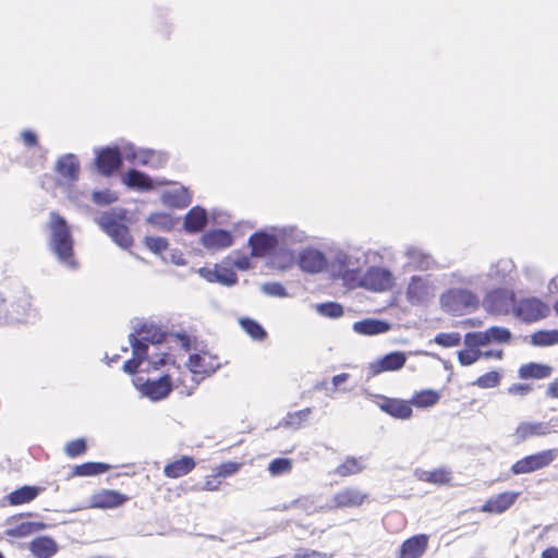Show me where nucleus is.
<instances>
[{
    "label": "nucleus",
    "mask_w": 558,
    "mask_h": 558,
    "mask_svg": "<svg viewBox=\"0 0 558 558\" xmlns=\"http://www.w3.org/2000/svg\"><path fill=\"white\" fill-rule=\"evenodd\" d=\"M41 490L40 487L25 485L11 492L7 499L11 506H19L34 500Z\"/></svg>",
    "instance_id": "2f4dec72"
},
{
    "label": "nucleus",
    "mask_w": 558,
    "mask_h": 558,
    "mask_svg": "<svg viewBox=\"0 0 558 558\" xmlns=\"http://www.w3.org/2000/svg\"><path fill=\"white\" fill-rule=\"evenodd\" d=\"M453 281L456 283H461L464 286L475 287V288H485L484 276L478 275H464L462 272L452 274Z\"/></svg>",
    "instance_id": "3c124183"
},
{
    "label": "nucleus",
    "mask_w": 558,
    "mask_h": 558,
    "mask_svg": "<svg viewBox=\"0 0 558 558\" xmlns=\"http://www.w3.org/2000/svg\"><path fill=\"white\" fill-rule=\"evenodd\" d=\"M365 263L366 257L363 255L339 251L331 262V274L335 278L342 279L345 286L353 288L361 278L360 271Z\"/></svg>",
    "instance_id": "7ed1b4c3"
},
{
    "label": "nucleus",
    "mask_w": 558,
    "mask_h": 558,
    "mask_svg": "<svg viewBox=\"0 0 558 558\" xmlns=\"http://www.w3.org/2000/svg\"><path fill=\"white\" fill-rule=\"evenodd\" d=\"M247 244L253 257H265L279 246L280 240L278 235L257 231L248 238Z\"/></svg>",
    "instance_id": "9b49d317"
},
{
    "label": "nucleus",
    "mask_w": 558,
    "mask_h": 558,
    "mask_svg": "<svg viewBox=\"0 0 558 558\" xmlns=\"http://www.w3.org/2000/svg\"><path fill=\"white\" fill-rule=\"evenodd\" d=\"M407 362V353L393 351L385 354L377 361L369 363L368 377L377 376L384 372H396L401 369Z\"/></svg>",
    "instance_id": "f8f14e48"
},
{
    "label": "nucleus",
    "mask_w": 558,
    "mask_h": 558,
    "mask_svg": "<svg viewBox=\"0 0 558 558\" xmlns=\"http://www.w3.org/2000/svg\"><path fill=\"white\" fill-rule=\"evenodd\" d=\"M201 243L209 251H218L231 246L233 236L228 230L213 229L202 235Z\"/></svg>",
    "instance_id": "f3484780"
},
{
    "label": "nucleus",
    "mask_w": 558,
    "mask_h": 558,
    "mask_svg": "<svg viewBox=\"0 0 558 558\" xmlns=\"http://www.w3.org/2000/svg\"><path fill=\"white\" fill-rule=\"evenodd\" d=\"M128 499V496L117 490H102L93 495L92 506L99 509L117 508L122 506Z\"/></svg>",
    "instance_id": "b1692460"
},
{
    "label": "nucleus",
    "mask_w": 558,
    "mask_h": 558,
    "mask_svg": "<svg viewBox=\"0 0 558 558\" xmlns=\"http://www.w3.org/2000/svg\"><path fill=\"white\" fill-rule=\"evenodd\" d=\"M405 256L407 266L412 270H428L435 266L433 256L418 247L409 246Z\"/></svg>",
    "instance_id": "4be33fe9"
},
{
    "label": "nucleus",
    "mask_w": 558,
    "mask_h": 558,
    "mask_svg": "<svg viewBox=\"0 0 558 558\" xmlns=\"http://www.w3.org/2000/svg\"><path fill=\"white\" fill-rule=\"evenodd\" d=\"M29 550L36 558H51L58 551V545L49 536H38L29 543Z\"/></svg>",
    "instance_id": "c85d7f7f"
},
{
    "label": "nucleus",
    "mask_w": 558,
    "mask_h": 558,
    "mask_svg": "<svg viewBox=\"0 0 558 558\" xmlns=\"http://www.w3.org/2000/svg\"><path fill=\"white\" fill-rule=\"evenodd\" d=\"M126 215L125 208L113 207L101 211L94 219L99 228L122 248H129L133 244L130 229L125 223Z\"/></svg>",
    "instance_id": "f03ea898"
},
{
    "label": "nucleus",
    "mask_w": 558,
    "mask_h": 558,
    "mask_svg": "<svg viewBox=\"0 0 558 558\" xmlns=\"http://www.w3.org/2000/svg\"><path fill=\"white\" fill-rule=\"evenodd\" d=\"M354 332L364 336L381 335L391 329V324L385 319L365 318L353 324Z\"/></svg>",
    "instance_id": "5701e85b"
},
{
    "label": "nucleus",
    "mask_w": 558,
    "mask_h": 558,
    "mask_svg": "<svg viewBox=\"0 0 558 558\" xmlns=\"http://www.w3.org/2000/svg\"><path fill=\"white\" fill-rule=\"evenodd\" d=\"M553 368L545 364L530 362L520 366L518 375L521 379H543L551 375Z\"/></svg>",
    "instance_id": "7c9ffc66"
},
{
    "label": "nucleus",
    "mask_w": 558,
    "mask_h": 558,
    "mask_svg": "<svg viewBox=\"0 0 558 558\" xmlns=\"http://www.w3.org/2000/svg\"><path fill=\"white\" fill-rule=\"evenodd\" d=\"M278 236L283 245H291L295 242H302L305 238L304 232L295 227H286L281 229Z\"/></svg>",
    "instance_id": "8fccbe9b"
},
{
    "label": "nucleus",
    "mask_w": 558,
    "mask_h": 558,
    "mask_svg": "<svg viewBox=\"0 0 558 558\" xmlns=\"http://www.w3.org/2000/svg\"><path fill=\"white\" fill-rule=\"evenodd\" d=\"M110 465L104 462H85L80 465H75L73 474L76 476H93L102 474L110 470Z\"/></svg>",
    "instance_id": "c9c22d12"
},
{
    "label": "nucleus",
    "mask_w": 558,
    "mask_h": 558,
    "mask_svg": "<svg viewBox=\"0 0 558 558\" xmlns=\"http://www.w3.org/2000/svg\"><path fill=\"white\" fill-rule=\"evenodd\" d=\"M512 269V263L507 259H500L494 264L490 265L488 271L483 275L484 276V282L486 283L485 279H489L496 283H501L506 280L508 274Z\"/></svg>",
    "instance_id": "f704fd0d"
},
{
    "label": "nucleus",
    "mask_w": 558,
    "mask_h": 558,
    "mask_svg": "<svg viewBox=\"0 0 558 558\" xmlns=\"http://www.w3.org/2000/svg\"><path fill=\"white\" fill-rule=\"evenodd\" d=\"M151 149L137 150L132 144H126L124 146V158L129 161H137L140 165L146 166L149 163Z\"/></svg>",
    "instance_id": "37998d69"
},
{
    "label": "nucleus",
    "mask_w": 558,
    "mask_h": 558,
    "mask_svg": "<svg viewBox=\"0 0 558 558\" xmlns=\"http://www.w3.org/2000/svg\"><path fill=\"white\" fill-rule=\"evenodd\" d=\"M240 468H241V463L228 461V462L221 463L217 468L216 475L221 476V477H228V476L235 474L240 470Z\"/></svg>",
    "instance_id": "0e129e2a"
},
{
    "label": "nucleus",
    "mask_w": 558,
    "mask_h": 558,
    "mask_svg": "<svg viewBox=\"0 0 558 558\" xmlns=\"http://www.w3.org/2000/svg\"><path fill=\"white\" fill-rule=\"evenodd\" d=\"M439 303L445 312L452 315H461L478 308L480 299L471 290L453 288L440 295Z\"/></svg>",
    "instance_id": "20e7f679"
},
{
    "label": "nucleus",
    "mask_w": 558,
    "mask_h": 558,
    "mask_svg": "<svg viewBox=\"0 0 558 558\" xmlns=\"http://www.w3.org/2000/svg\"><path fill=\"white\" fill-rule=\"evenodd\" d=\"M167 154L151 149V156L149 157V163L147 166L153 168H160L167 162Z\"/></svg>",
    "instance_id": "338daca9"
},
{
    "label": "nucleus",
    "mask_w": 558,
    "mask_h": 558,
    "mask_svg": "<svg viewBox=\"0 0 558 558\" xmlns=\"http://www.w3.org/2000/svg\"><path fill=\"white\" fill-rule=\"evenodd\" d=\"M423 482L433 483V484H447L450 481V473L445 469H438L430 471V473L426 474V477H422Z\"/></svg>",
    "instance_id": "052dcab7"
},
{
    "label": "nucleus",
    "mask_w": 558,
    "mask_h": 558,
    "mask_svg": "<svg viewBox=\"0 0 558 558\" xmlns=\"http://www.w3.org/2000/svg\"><path fill=\"white\" fill-rule=\"evenodd\" d=\"M319 315L329 318H338L343 315V306L337 302H325L316 305Z\"/></svg>",
    "instance_id": "09e8293b"
},
{
    "label": "nucleus",
    "mask_w": 558,
    "mask_h": 558,
    "mask_svg": "<svg viewBox=\"0 0 558 558\" xmlns=\"http://www.w3.org/2000/svg\"><path fill=\"white\" fill-rule=\"evenodd\" d=\"M196 463L194 458L182 456L180 459L165 465L163 474L169 478H179L192 472Z\"/></svg>",
    "instance_id": "a878e982"
},
{
    "label": "nucleus",
    "mask_w": 558,
    "mask_h": 558,
    "mask_svg": "<svg viewBox=\"0 0 558 558\" xmlns=\"http://www.w3.org/2000/svg\"><path fill=\"white\" fill-rule=\"evenodd\" d=\"M363 469L364 466L361 464L360 460L349 457L342 464L337 466L335 473L339 476H349L360 473Z\"/></svg>",
    "instance_id": "49530a36"
},
{
    "label": "nucleus",
    "mask_w": 558,
    "mask_h": 558,
    "mask_svg": "<svg viewBox=\"0 0 558 558\" xmlns=\"http://www.w3.org/2000/svg\"><path fill=\"white\" fill-rule=\"evenodd\" d=\"M380 402H378L379 409L389 414L390 416L398 420H408L412 416L413 410L410 401L389 398L385 396L379 397Z\"/></svg>",
    "instance_id": "dca6fc26"
},
{
    "label": "nucleus",
    "mask_w": 558,
    "mask_h": 558,
    "mask_svg": "<svg viewBox=\"0 0 558 558\" xmlns=\"http://www.w3.org/2000/svg\"><path fill=\"white\" fill-rule=\"evenodd\" d=\"M47 527V524L44 522H32L26 521L22 522L15 526L9 527L4 531V534L10 537L21 538L26 537L35 532L43 531Z\"/></svg>",
    "instance_id": "72a5a7b5"
},
{
    "label": "nucleus",
    "mask_w": 558,
    "mask_h": 558,
    "mask_svg": "<svg viewBox=\"0 0 558 558\" xmlns=\"http://www.w3.org/2000/svg\"><path fill=\"white\" fill-rule=\"evenodd\" d=\"M554 432L550 423L546 422H521L513 434L517 442H523L535 436H546Z\"/></svg>",
    "instance_id": "a211bd4d"
},
{
    "label": "nucleus",
    "mask_w": 558,
    "mask_h": 558,
    "mask_svg": "<svg viewBox=\"0 0 558 558\" xmlns=\"http://www.w3.org/2000/svg\"><path fill=\"white\" fill-rule=\"evenodd\" d=\"M530 342L534 347H549L558 343V330H538L530 336Z\"/></svg>",
    "instance_id": "e433bc0d"
},
{
    "label": "nucleus",
    "mask_w": 558,
    "mask_h": 558,
    "mask_svg": "<svg viewBox=\"0 0 558 558\" xmlns=\"http://www.w3.org/2000/svg\"><path fill=\"white\" fill-rule=\"evenodd\" d=\"M434 342L444 348L457 347L461 342L459 332H439L435 336Z\"/></svg>",
    "instance_id": "6e6d98bb"
},
{
    "label": "nucleus",
    "mask_w": 558,
    "mask_h": 558,
    "mask_svg": "<svg viewBox=\"0 0 558 558\" xmlns=\"http://www.w3.org/2000/svg\"><path fill=\"white\" fill-rule=\"evenodd\" d=\"M311 413V408H305L296 412H289L279 425L299 429L303 425V423L307 421Z\"/></svg>",
    "instance_id": "58836bf2"
},
{
    "label": "nucleus",
    "mask_w": 558,
    "mask_h": 558,
    "mask_svg": "<svg viewBox=\"0 0 558 558\" xmlns=\"http://www.w3.org/2000/svg\"><path fill=\"white\" fill-rule=\"evenodd\" d=\"M12 311L10 312L12 318L15 320H22L27 316L31 308L29 296L22 295L14 303L11 304Z\"/></svg>",
    "instance_id": "a18cd8bd"
},
{
    "label": "nucleus",
    "mask_w": 558,
    "mask_h": 558,
    "mask_svg": "<svg viewBox=\"0 0 558 558\" xmlns=\"http://www.w3.org/2000/svg\"><path fill=\"white\" fill-rule=\"evenodd\" d=\"M197 274L207 282H217L225 287H233L238 283V276L231 268L216 264L214 268L201 267Z\"/></svg>",
    "instance_id": "2eb2a0df"
},
{
    "label": "nucleus",
    "mask_w": 558,
    "mask_h": 558,
    "mask_svg": "<svg viewBox=\"0 0 558 558\" xmlns=\"http://www.w3.org/2000/svg\"><path fill=\"white\" fill-rule=\"evenodd\" d=\"M148 362L154 369H159L160 367L167 365L170 362H174L168 353H160L156 355H150L148 357Z\"/></svg>",
    "instance_id": "69168bd1"
},
{
    "label": "nucleus",
    "mask_w": 558,
    "mask_h": 558,
    "mask_svg": "<svg viewBox=\"0 0 558 558\" xmlns=\"http://www.w3.org/2000/svg\"><path fill=\"white\" fill-rule=\"evenodd\" d=\"M48 228L50 230V251L61 264L74 269L76 262L73 259V238L68 221L58 213L51 211Z\"/></svg>",
    "instance_id": "f257e3e1"
},
{
    "label": "nucleus",
    "mask_w": 558,
    "mask_h": 558,
    "mask_svg": "<svg viewBox=\"0 0 558 558\" xmlns=\"http://www.w3.org/2000/svg\"><path fill=\"white\" fill-rule=\"evenodd\" d=\"M519 495L520 493L517 492L500 493L487 499L481 510L488 513H504L517 501Z\"/></svg>",
    "instance_id": "6ab92c4d"
},
{
    "label": "nucleus",
    "mask_w": 558,
    "mask_h": 558,
    "mask_svg": "<svg viewBox=\"0 0 558 558\" xmlns=\"http://www.w3.org/2000/svg\"><path fill=\"white\" fill-rule=\"evenodd\" d=\"M557 457L555 449L543 450L525 456L511 465L513 475L529 474L548 466Z\"/></svg>",
    "instance_id": "423d86ee"
},
{
    "label": "nucleus",
    "mask_w": 558,
    "mask_h": 558,
    "mask_svg": "<svg viewBox=\"0 0 558 558\" xmlns=\"http://www.w3.org/2000/svg\"><path fill=\"white\" fill-rule=\"evenodd\" d=\"M435 296L430 281L421 276H413L407 288V299L412 305H421Z\"/></svg>",
    "instance_id": "9d476101"
},
{
    "label": "nucleus",
    "mask_w": 558,
    "mask_h": 558,
    "mask_svg": "<svg viewBox=\"0 0 558 558\" xmlns=\"http://www.w3.org/2000/svg\"><path fill=\"white\" fill-rule=\"evenodd\" d=\"M292 469V460L288 458H276L268 464V471L272 476L282 475Z\"/></svg>",
    "instance_id": "864d4df0"
},
{
    "label": "nucleus",
    "mask_w": 558,
    "mask_h": 558,
    "mask_svg": "<svg viewBox=\"0 0 558 558\" xmlns=\"http://www.w3.org/2000/svg\"><path fill=\"white\" fill-rule=\"evenodd\" d=\"M147 223L159 228L162 231H170L173 229L175 220L167 213H154L146 219Z\"/></svg>",
    "instance_id": "c03bdc74"
},
{
    "label": "nucleus",
    "mask_w": 558,
    "mask_h": 558,
    "mask_svg": "<svg viewBox=\"0 0 558 558\" xmlns=\"http://www.w3.org/2000/svg\"><path fill=\"white\" fill-rule=\"evenodd\" d=\"M145 246L155 254H160L168 248V241L161 236H145Z\"/></svg>",
    "instance_id": "bf43d9fd"
},
{
    "label": "nucleus",
    "mask_w": 558,
    "mask_h": 558,
    "mask_svg": "<svg viewBox=\"0 0 558 558\" xmlns=\"http://www.w3.org/2000/svg\"><path fill=\"white\" fill-rule=\"evenodd\" d=\"M124 158V146L120 149L118 146H108L96 154L95 165L97 170L104 175H111L120 169Z\"/></svg>",
    "instance_id": "1a4fd4ad"
},
{
    "label": "nucleus",
    "mask_w": 558,
    "mask_h": 558,
    "mask_svg": "<svg viewBox=\"0 0 558 558\" xmlns=\"http://www.w3.org/2000/svg\"><path fill=\"white\" fill-rule=\"evenodd\" d=\"M162 203L168 207L184 208L192 202V196L189 190L184 186L167 191L161 195Z\"/></svg>",
    "instance_id": "c756f323"
},
{
    "label": "nucleus",
    "mask_w": 558,
    "mask_h": 558,
    "mask_svg": "<svg viewBox=\"0 0 558 558\" xmlns=\"http://www.w3.org/2000/svg\"><path fill=\"white\" fill-rule=\"evenodd\" d=\"M207 211L201 206L191 208L184 217V230L187 233H197L207 226Z\"/></svg>",
    "instance_id": "393cba45"
},
{
    "label": "nucleus",
    "mask_w": 558,
    "mask_h": 558,
    "mask_svg": "<svg viewBox=\"0 0 558 558\" xmlns=\"http://www.w3.org/2000/svg\"><path fill=\"white\" fill-rule=\"evenodd\" d=\"M514 293L505 288H497L489 291L484 300L483 307L486 312L493 315H506L513 311Z\"/></svg>",
    "instance_id": "0eeeda50"
},
{
    "label": "nucleus",
    "mask_w": 558,
    "mask_h": 558,
    "mask_svg": "<svg viewBox=\"0 0 558 558\" xmlns=\"http://www.w3.org/2000/svg\"><path fill=\"white\" fill-rule=\"evenodd\" d=\"M464 345L466 348H478L492 344L488 329L484 331H471L464 335Z\"/></svg>",
    "instance_id": "79ce46f5"
},
{
    "label": "nucleus",
    "mask_w": 558,
    "mask_h": 558,
    "mask_svg": "<svg viewBox=\"0 0 558 558\" xmlns=\"http://www.w3.org/2000/svg\"><path fill=\"white\" fill-rule=\"evenodd\" d=\"M129 340H130V344L132 347L133 356L142 362L147 360L148 359V345L150 344V343H147V340H149L148 337L137 338V336H135V332H131L129 335Z\"/></svg>",
    "instance_id": "a19ab883"
},
{
    "label": "nucleus",
    "mask_w": 558,
    "mask_h": 558,
    "mask_svg": "<svg viewBox=\"0 0 558 558\" xmlns=\"http://www.w3.org/2000/svg\"><path fill=\"white\" fill-rule=\"evenodd\" d=\"M292 506L294 508H298V509H301V510L305 511L308 514L317 512L320 509H323V507L317 508L316 505H315L314 499L312 497H310V496H305V497H301L299 499H295L292 502Z\"/></svg>",
    "instance_id": "680f3d73"
},
{
    "label": "nucleus",
    "mask_w": 558,
    "mask_h": 558,
    "mask_svg": "<svg viewBox=\"0 0 558 558\" xmlns=\"http://www.w3.org/2000/svg\"><path fill=\"white\" fill-rule=\"evenodd\" d=\"M427 545L426 534L414 535L402 543L399 558H420L426 551Z\"/></svg>",
    "instance_id": "412c9836"
},
{
    "label": "nucleus",
    "mask_w": 558,
    "mask_h": 558,
    "mask_svg": "<svg viewBox=\"0 0 558 558\" xmlns=\"http://www.w3.org/2000/svg\"><path fill=\"white\" fill-rule=\"evenodd\" d=\"M501 374L497 371L488 372L480 376L472 385L477 386L482 389L495 388L500 384Z\"/></svg>",
    "instance_id": "603ef678"
},
{
    "label": "nucleus",
    "mask_w": 558,
    "mask_h": 558,
    "mask_svg": "<svg viewBox=\"0 0 558 558\" xmlns=\"http://www.w3.org/2000/svg\"><path fill=\"white\" fill-rule=\"evenodd\" d=\"M492 344L509 343L512 339L510 329L501 326H492L488 328Z\"/></svg>",
    "instance_id": "de8ad7c7"
},
{
    "label": "nucleus",
    "mask_w": 558,
    "mask_h": 558,
    "mask_svg": "<svg viewBox=\"0 0 558 558\" xmlns=\"http://www.w3.org/2000/svg\"><path fill=\"white\" fill-rule=\"evenodd\" d=\"M262 291L270 296L286 298L288 291L280 282H268L262 286Z\"/></svg>",
    "instance_id": "e2e57ef3"
},
{
    "label": "nucleus",
    "mask_w": 558,
    "mask_h": 558,
    "mask_svg": "<svg viewBox=\"0 0 558 558\" xmlns=\"http://www.w3.org/2000/svg\"><path fill=\"white\" fill-rule=\"evenodd\" d=\"M92 201L99 206H107L118 201V195L109 189L94 191Z\"/></svg>",
    "instance_id": "4d7b16f0"
},
{
    "label": "nucleus",
    "mask_w": 558,
    "mask_h": 558,
    "mask_svg": "<svg viewBox=\"0 0 558 558\" xmlns=\"http://www.w3.org/2000/svg\"><path fill=\"white\" fill-rule=\"evenodd\" d=\"M87 450V444L84 438H77L65 445L64 452L70 458L82 456Z\"/></svg>",
    "instance_id": "13d9d810"
},
{
    "label": "nucleus",
    "mask_w": 558,
    "mask_h": 558,
    "mask_svg": "<svg viewBox=\"0 0 558 558\" xmlns=\"http://www.w3.org/2000/svg\"><path fill=\"white\" fill-rule=\"evenodd\" d=\"M122 182L132 190L150 191L154 189V182L146 173L136 169H130L122 177Z\"/></svg>",
    "instance_id": "cd10ccee"
},
{
    "label": "nucleus",
    "mask_w": 558,
    "mask_h": 558,
    "mask_svg": "<svg viewBox=\"0 0 558 558\" xmlns=\"http://www.w3.org/2000/svg\"><path fill=\"white\" fill-rule=\"evenodd\" d=\"M240 325L254 340L262 341L267 337V332L264 327L253 318L243 317L240 319Z\"/></svg>",
    "instance_id": "ea45409f"
},
{
    "label": "nucleus",
    "mask_w": 558,
    "mask_h": 558,
    "mask_svg": "<svg viewBox=\"0 0 558 558\" xmlns=\"http://www.w3.org/2000/svg\"><path fill=\"white\" fill-rule=\"evenodd\" d=\"M395 277L385 267L372 266L360 278L356 286L374 292H383L392 288Z\"/></svg>",
    "instance_id": "39448f33"
},
{
    "label": "nucleus",
    "mask_w": 558,
    "mask_h": 558,
    "mask_svg": "<svg viewBox=\"0 0 558 558\" xmlns=\"http://www.w3.org/2000/svg\"><path fill=\"white\" fill-rule=\"evenodd\" d=\"M298 264L304 272L319 274L326 269L328 260L322 251L307 247L299 253Z\"/></svg>",
    "instance_id": "ddd939ff"
},
{
    "label": "nucleus",
    "mask_w": 558,
    "mask_h": 558,
    "mask_svg": "<svg viewBox=\"0 0 558 558\" xmlns=\"http://www.w3.org/2000/svg\"><path fill=\"white\" fill-rule=\"evenodd\" d=\"M549 307L537 298H526L514 302L513 315L524 323H533L545 318Z\"/></svg>",
    "instance_id": "6e6552de"
},
{
    "label": "nucleus",
    "mask_w": 558,
    "mask_h": 558,
    "mask_svg": "<svg viewBox=\"0 0 558 558\" xmlns=\"http://www.w3.org/2000/svg\"><path fill=\"white\" fill-rule=\"evenodd\" d=\"M189 366L193 373H202L204 369V357L199 354H191L189 357Z\"/></svg>",
    "instance_id": "774afa93"
},
{
    "label": "nucleus",
    "mask_w": 558,
    "mask_h": 558,
    "mask_svg": "<svg viewBox=\"0 0 558 558\" xmlns=\"http://www.w3.org/2000/svg\"><path fill=\"white\" fill-rule=\"evenodd\" d=\"M440 399L439 392L433 389H425L416 392L410 403L417 408H427L436 404Z\"/></svg>",
    "instance_id": "4c0bfd02"
},
{
    "label": "nucleus",
    "mask_w": 558,
    "mask_h": 558,
    "mask_svg": "<svg viewBox=\"0 0 558 558\" xmlns=\"http://www.w3.org/2000/svg\"><path fill=\"white\" fill-rule=\"evenodd\" d=\"M135 336L137 338L148 337L147 343L160 344L166 340L167 333L156 325L153 324H141L134 328Z\"/></svg>",
    "instance_id": "473e14b6"
},
{
    "label": "nucleus",
    "mask_w": 558,
    "mask_h": 558,
    "mask_svg": "<svg viewBox=\"0 0 558 558\" xmlns=\"http://www.w3.org/2000/svg\"><path fill=\"white\" fill-rule=\"evenodd\" d=\"M366 498L365 494H362L356 488H345L338 492L333 496V506L331 508H347V507H357L362 505L364 499Z\"/></svg>",
    "instance_id": "bb28decb"
},
{
    "label": "nucleus",
    "mask_w": 558,
    "mask_h": 558,
    "mask_svg": "<svg viewBox=\"0 0 558 558\" xmlns=\"http://www.w3.org/2000/svg\"><path fill=\"white\" fill-rule=\"evenodd\" d=\"M482 357V351L478 348H466L458 352V361L462 366H470Z\"/></svg>",
    "instance_id": "5fc2aeb1"
},
{
    "label": "nucleus",
    "mask_w": 558,
    "mask_h": 558,
    "mask_svg": "<svg viewBox=\"0 0 558 558\" xmlns=\"http://www.w3.org/2000/svg\"><path fill=\"white\" fill-rule=\"evenodd\" d=\"M172 389L171 378L166 374L157 379L146 380L141 387V392L151 401H160L166 399Z\"/></svg>",
    "instance_id": "4468645a"
},
{
    "label": "nucleus",
    "mask_w": 558,
    "mask_h": 558,
    "mask_svg": "<svg viewBox=\"0 0 558 558\" xmlns=\"http://www.w3.org/2000/svg\"><path fill=\"white\" fill-rule=\"evenodd\" d=\"M56 172L68 182H75L80 175V162L75 155L61 156L54 167Z\"/></svg>",
    "instance_id": "aec40b11"
}]
</instances>
